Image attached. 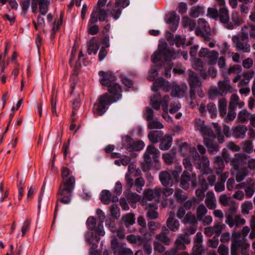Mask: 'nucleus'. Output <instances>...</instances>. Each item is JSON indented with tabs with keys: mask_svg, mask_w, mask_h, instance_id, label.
Listing matches in <instances>:
<instances>
[{
	"mask_svg": "<svg viewBox=\"0 0 255 255\" xmlns=\"http://www.w3.org/2000/svg\"><path fill=\"white\" fill-rule=\"evenodd\" d=\"M100 45L99 43L95 42V37H93L89 41L88 46V53L91 55L92 52L96 54L98 49H99Z\"/></svg>",
	"mask_w": 255,
	"mask_h": 255,
	"instance_id": "33",
	"label": "nucleus"
},
{
	"mask_svg": "<svg viewBox=\"0 0 255 255\" xmlns=\"http://www.w3.org/2000/svg\"><path fill=\"white\" fill-rule=\"evenodd\" d=\"M207 209L203 204L199 205L196 211L197 220L198 221H201L204 216L207 214Z\"/></svg>",
	"mask_w": 255,
	"mask_h": 255,
	"instance_id": "38",
	"label": "nucleus"
},
{
	"mask_svg": "<svg viewBox=\"0 0 255 255\" xmlns=\"http://www.w3.org/2000/svg\"><path fill=\"white\" fill-rule=\"evenodd\" d=\"M164 133L160 130H153L150 131L148 134L149 140L153 143L155 144L159 142L163 136Z\"/></svg>",
	"mask_w": 255,
	"mask_h": 255,
	"instance_id": "25",
	"label": "nucleus"
},
{
	"mask_svg": "<svg viewBox=\"0 0 255 255\" xmlns=\"http://www.w3.org/2000/svg\"><path fill=\"white\" fill-rule=\"evenodd\" d=\"M159 142V148L160 150H167L172 145V137L170 135L164 134Z\"/></svg>",
	"mask_w": 255,
	"mask_h": 255,
	"instance_id": "20",
	"label": "nucleus"
},
{
	"mask_svg": "<svg viewBox=\"0 0 255 255\" xmlns=\"http://www.w3.org/2000/svg\"><path fill=\"white\" fill-rule=\"evenodd\" d=\"M197 220V217L194 215L191 212H188L184 217V223L190 224H196Z\"/></svg>",
	"mask_w": 255,
	"mask_h": 255,
	"instance_id": "45",
	"label": "nucleus"
},
{
	"mask_svg": "<svg viewBox=\"0 0 255 255\" xmlns=\"http://www.w3.org/2000/svg\"><path fill=\"white\" fill-rule=\"evenodd\" d=\"M218 52L215 50L210 51L206 58L209 60L208 64L212 65L216 63L218 56Z\"/></svg>",
	"mask_w": 255,
	"mask_h": 255,
	"instance_id": "39",
	"label": "nucleus"
},
{
	"mask_svg": "<svg viewBox=\"0 0 255 255\" xmlns=\"http://www.w3.org/2000/svg\"><path fill=\"white\" fill-rule=\"evenodd\" d=\"M159 151L155 148L153 144L149 145L146 148V151L143 155L144 161L146 165H144L142 167L143 171L149 169L152 165V160L154 162L158 161L159 156Z\"/></svg>",
	"mask_w": 255,
	"mask_h": 255,
	"instance_id": "4",
	"label": "nucleus"
},
{
	"mask_svg": "<svg viewBox=\"0 0 255 255\" xmlns=\"http://www.w3.org/2000/svg\"><path fill=\"white\" fill-rule=\"evenodd\" d=\"M226 226L225 224H221L219 222L216 223L213 227L214 233L216 235L220 236V234L222 232L224 228Z\"/></svg>",
	"mask_w": 255,
	"mask_h": 255,
	"instance_id": "58",
	"label": "nucleus"
},
{
	"mask_svg": "<svg viewBox=\"0 0 255 255\" xmlns=\"http://www.w3.org/2000/svg\"><path fill=\"white\" fill-rule=\"evenodd\" d=\"M108 11L109 10L103 8L95 9L91 13L88 24H94L98 20L101 22L106 21L109 14Z\"/></svg>",
	"mask_w": 255,
	"mask_h": 255,
	"instance_id": "9",
	"label": "nucleus"
},
{
	"mask_svg": "<svg viewBox=\"0 0 255 255\" xmlns=\"http://www.w3.org/2000/svg\"><path fill=\"white\" fill-rule=\"evenodd\" d=\"M31 220L30 219H26L23 223L21 227L22 237H23L26 233L29 230Z\"/></svg>",
	"mask_w": 255,
	"mask_h": 255,
	"instance_id": "55",
	"label": "nucleus"
},
{
	"mask_svg": "<svg viewBox=\"0 0 255 255\" xmlns=\"http://www.w3.org/2000/svg\"><path fill=\"white\" fill-rule=\"evenodd\" d=\"M166 225L169 230L176 232L179 228L180 224L177 220L170 215L166 221Z\"/></svg>",
	"mask_w": 255,
	"mask_h": 255,
	"instance_id": "28",
	"label": "nucleus"
},
{
	"mask_svg": "<svg viewBox=\"0 0 255 255\" xmlns=\"http://www.w3.org/2000/svg\"><path fill=\"white\" fill-rule=\"evenodd\" d=\"M243 150L247 153H251L253 150V146L251 140H246L243 145Z\"/></svg>",
	"mask_w": 255,
	"mask_h": 255,
	"instance_id": "53",
	"label": "nucleus"
},
{
	"mask_svg": "<svg viewBox=\"0 0 255 255\" xmlns=\"http://www.w3.org/2000/svg\"><path fill=\"white\" fill-rule=\"evenodd\" d=\"M127 199L132 203H135L140 200V197L136 193L131 192L128 194Z\"/></svg>",
	"mask_w": 255,
	"mask_h": 255,
	"instance_id": "60",
	"label": "nucleus"
},
{
	"mask_svg": "<svg viewBox=\"0 0 255 255\" xmlns=\"http://www.w3.org/2000/svg\"><path fill=\"white\" fill-rule=\"evenodd\" d=\"M164 245L158 241H154L153 242V248L155 252L158 253H163L165 250Z\"/></svg>",
	"mask_w": 255,
	"mask_h": 255,
	"instance_id": "51",
	"label": "nucleus"
},
{
	"mask_svg": "<svg viewBox=\"0 0 255 255\" xmlns=\"http://www.w3.org/2000/svg\"><path fill=\"white\" fill-rule=\"evenodd\" d=\"M193 149L195 151L193 153L192 158L195 167L199 169H201L203 174H210L211 170L209 168L210 162L208 158L204 155L200 156L196 150V149L194 147Z\"/></svg>",
	"mask_w": 255,
	"mask_h": 255,
	"instance_id": "6",
	"label": "nucleus"
},
{
	"mask_svg": "<svg viewBox=\"0 0 255 255\" xmlns=\"http://www.w3.org/2000/svg\"><path fill=\"white\" fill-rule=\"evenodd\" d=\"M251 116L247 110H242L239 112L238 118L241 123H244L248 121Z\"/></svg>",
	"mask_w": 255,
	"mask_h": 255,
	"instance_id": "41",
	"label": "nucleus"
},
{
	"mask_svg": "<svg viewBox=\"0 0 255 255\" xmlns=\"http://www.w3.org/2000/svg\"><path fill=\"white\" fill-rule=\"evenodd\" d=\"M70 170L67 167L62 168L61 176L63 181L60 185L57 193V202L54 210L53 222H54L57 215L58 208V202L59 201L64 204H68L71 202L72 193L75 188V179L73 176H70Z\"/></svg>",
	"mask_w": 255,
	"mask_h": 255,
	"instance_id": "1",
	"label": "nucleus"
},
{
	"mask_svg": "<svg viewBox=\"0 0 255 255\" xmlns=\"http://www.w3.org/2000/svg\"><path fill=\"white\" fill-rule=\"evenodd\" d=\"M207 110L211 115V118H215L217 116V108L213 103H210L207 106Z\"/></svg>",
	"mask_w": 255,
	"mask_h": 255,
	"instance_id": "50",
	"label": "nucleus"
},
{
	"mask_svg": "<svg viewBox=\"0 0 255 255\" xmlns=\"http://www.w3.org/2000/svg\"><path fill=\"white\" fill-rule=\"evenodd\" d=\"M159 178L161 184L167 187L174 183L171 174L167 171H162L159 173Z\"/></svg>",
	"mask_w": 255,
	"mask_h": 255,
	"instance_id": "18",
	"label": "nucleus"
},
{
	"mask_svg": "<svg viewBox=\"0 0 255 255\" xmlns=\"http://www.w3.org/2000/svg\"><path fill=\"white\" fill-rule=\"evenodd\" d=\"M148 122L147 127L149 129H161L163 128V125L159 122L153 120Z\"/></svg>",
	"mask_w": 255,
	"mask_h": 255,
	"instance_id": "52",
	"label": "nucleus"
},
{
	"mask_svg": "<svg viewBox=\"0 0 255 255\" xmlns=\"http://www.w3.org/2000/svg\"><path fill=\"white\" fill-rule=\"evenodd\" d=\"M218 88L221 91L223 95L226 94L227 93H231L232 92V88L231 86L226 82L220 81L218 82Z\"/></svg>",
	"mask_w": 255,
	"mask_h": 255,
	"instance_id": "34",
	"label": "nucleus"
},
{
	"mask_svg": "<svg viewBox=\"0 0 255 255\" xmlns=\"http://www.w3.org/2000/svg\"><path fill=\"white\" fill-rule=\"evenodd\" d=\"M198 25L195 30V33L197 36L203 38L205 41H209L210 37V29L207 22L203 18H199L198 20Z\"/></svg>",
	"mask_w": 255,
	"mask_h": 255,
	"instance_id": "7",
	"label": "nucleus"
},
{
	"mask_svg": "<svg viewBox=\"0 0 255 255\" xmlns=\"http://www.w3.org/2000/svg\"><path fill=\"white\" fill-rule=\"evenodd\" d=\"M188 83L190 87L197 88L201 84L197 74L192 71H190L188 77Z\"/></svg>",
	"mask_w": 255,
	"mask_h": 255,
	"instance_id": "27",
	"label": "nucleus"
},
{
	"mask_svg": "<svg viewBox=\"0 0 255 255\" xmlns=\"http://www.w3.org/2000/svg\"><path fill=\"white\" fill-rule=\"evenodd\" d=\"M214 163L216 168L219 170H222L225 167V164L223 159L220 156H216L214 159Z\"/></svg>",
	"mask_w": 255,
	"mask_h": 255,
	"instance_id": "56",
	"label": "nucleus"
},
{
	"mask_svg": "<svg viewBox=\"0 0 255 255\" xmlns=\"http://www.w3.org/2000/svg\"><path fill=\"white\" fill-rule=\"evenodd\" d=\"M204 13L203 7L200 6H196L192 7L191 9L190 15L192 17H198L200 14Z\"/></svg>",
	"mask_w": 255,
	"mask_h": 255,
	"instance_id": "42",
	"label": "nucleus"
},
{
	"mask_svg": "<svg viewBox=\"0 0 255 255\" xmlns=\"http://www.w3.org/2000/svg\"><path fill=\"white\" fill-rule=\"evenodd\" d=\"M184 25L185 27H189L190 30L195 28L196 24L195 21L188 17H184L183 19Z\"/></svg>",
	"mask_w": 255,
	"mask_h": 255,
	"instance_id": "47",
	"label": "nucleus"
},
{
	"mask_svg": "<svg viewBox=\"0 0 255 255\" xmlns=\"http://www.w3.org/2000/svg\"><path fill=\"white\" fill-rule=\"evenodd\" d=\"M123 3L120 2L119 0L115 1V5L110 11V15L114 19L117 20L120 17L123 9L125 8L123 7Z\"/></svg>",
	"mask_w": 255,
	"mask_h": 255,
	"instance_id": "19",
	"label": "nucleus"
},
{
	"mask_svg": "<svg viewBox=\"0 0 255 255\" xmlns=\"http://www.w3.org/2000/svg\"><path fill=\"white\" fill-rule=\"evenodd\" d=\"M159 87H163V90L165 92H168L170 90V85L169 83L162 78L154 82L151 89L153 91L157 93Z\"/></svg>",
	"mask_w": 255,
	"mask_h": 255,
	"instance_id": "21",
	"label": "nucleus"
},
{
	"mask_svg": "<svg viewBox=\"0 0 255 255\" xmlns=\"http://www.w3.org/2000/svg\"><path fill=\"white\" fill-rule=\"evenodd\" d=\"M148 227L150 231V235L152 236V234H154V232L159 229V224L155 222L150 221L148 223Z\"/></svg>",
	"mask_w": 255,
	"mask_h": 255,
	"instance_id": "59",
	"label": "nucleus"
},
{
	"mask_svg": "<svg viewBox=\"0 0 255 255\" xmlns=\"http://www.w3.org/2000/svg\"><path fill=\"white\" fill-rule=\"evenodd\" d=\"M49 0H31V8L32 12L36 13L39 6V11L41 15H45L49 10Z\"/></svg>",
	"mask_w": 255,
	"mask_h": 255,
	"instance_id": "8",
	"label": "nucleus"
},
{
	"mask_svg": "<svg viewBox=\"0 0 255 255\" xmlns=\"http://www.w3.org/2000/svg\"><path fill=\"white\" fill-rule=\"evenodd\" d=\"M169 233V230L166 227H162L161 232L155 236V241L162 243L165 246H169L171 242L170 238L168 237Z\"/></svg>",
	"mask_w": 255,
	"mask_h": 255,
	"instance_id": "13",
	"label": "nucleus"
},
{
	"mask_svg": "<svg viewBox=\"0 0 255 255\" xmlns=\"http://www.w3.org/2000/svg\"><path fill=\"white\" fill-rule=\"evenodd\" d=\"M187 86L181 87L178 85H173L171 89V95L173 97L182 98L184 96L185 91L187 90Z\"/></svg>",
	"mask_w": 255,
	"mask_h": 255,
	"instance_id": "26",
	"label": "nucleus"
},
{
	"mask_svg": "<svg viewBox=\"0 0 255 255\" xmlns=\"http://www.w3.org/2000/svg\"><path fill=\"white\" fill-rule=\"evenodd\" d=\"M122 221L127 228H129L135 223L134 215L132 213L126 214L123 217Z\"/></svg>",
	"mask_w": 255,
	"mask_h": 255,
	"instance_id": "31",
	"label": "nucleus"
},
{
	"mask_svg": "<svg viewBox=\"0 0 255 255\" xmlns=\"http://www.w3.org/2000/svg\"><path fill=\"white\" fill-rule=\"evenodd\" d=\"M204 253L202 246L194 245L193 248V255H202Z\"/></svg>",
	"mask_w": 255,
	"mask_h": 255,
	"instance_id": "62",
	"label": "nucleus"
},
{
	"mask_svg": "<svg viewBox=\"0 0 255 255\" xmlns=\"http://www.w3.org/2000/svg\"><path fill=\"white\" fill-rule=\"evenodd\" d=\"M174 196L179 202H183L187 199V196L182 190L177 189L174 193Z\"/></svg>",
	"mask_w": 255,
	"mask_h": 255,
	"instance_id": "44",
	"label": "nucleus"
},
{
	"mask_svg": "<svg viewBox=\"0 0 255 255\" xmlns=\"http://www.w3.org/2000/svg\"><path fill=\"white\" fill-rule=\"evenodd\" d=\"M218 17L222 23L227 24L226 26L227 28L232 29L234 28V25L232 23H229V14L226 7L223 6L220 8Z\"/></svg>",
	"mask_w": 255,
	"mask_h": 255,
	"instance_id": "14",
	"label": "nucleus"
},
{
	"mask_svg": "<svg viewBox=\"0 0 255 255\" xmlns=\"http://www.w3.org/2000/svg\"><path fill=\"white\" fill-rule=\"evenodd\" d=\"M249 35L246 29H242L240 35L234 36L232 40L236 44L237 49L244 52L250 51V45L248 43Z\"/></svg>",
	"mask_w": 255,
	"mask_h": 255,
	"instance_id": "5",
	"label": "nucleus"
},
{
	"mask_svg": "<svg viewBox=\"0 0 255 255\" xmlns=\"http://www.w3.org/2000/svg\"><path fill=\"white\" fill-rule=\"evenodd\" d=\"M249 157L246 154H236L235 157L231 161V165L235 170H238L241 166L246 164Z\"/></svg>",
	"mask_w": 255,
	"mask_h": 255,
	"instance_id": "12",
	"label": "nucleus"
},
{
	"mask_svg": "<svg viewBox=\"0 0 255 255\" xmlns=\"http://www.w3.org/2000/svg\"><path fill=\"white\" fill-rule=\"evenodd\" d=\"M161 193L160 188H155L154 189H148L145 190L143 193V198L142 202H143L145 199L151 201L153 199H159Z\"/></svg>",
	"mask_w": 255,
	"mask_h": 255,
	"instance_id": "16",
	"label": "nucleus"
},
{
	"mask_svg": "<svg viewBox=\"0 0 255 255\" xmlns=\"http://www.w3.org/2000/svg\"><path fill=\"white\" fill-rule=\"evenodd\" d=\"M253 208V203L251 201H245L242 205V212L244 214H248L249 211Z\"/></svg>",
	"mask_w": 255,
	"mask_h": 255,
	"instance_id": "48",
	"label": "nucleus"
},
{
	"mask_svg": "<svg viewBox=\"0 0 255 255\" xmlns=\"http://www.w3.org/2000/svg\"><path fill=\"white\" fill-rule=\"evenodd\" d=\"M86 223L88 229L91 231H94L96 227V219L93 217H90L87 219Z\"/></svg>",
	"mask_w": 255,
	"mask_h": 255,
	"instance_id": "54",
	"label": "nucleus"
},
{
	"mask_svg": "<svg viewBox=\"0 0 255 255\" xmlns=\"http://www.w3.org/2000/svg\"><path fill=\"white\" fill-rule=\"evenodd\" d=\"M205 202L209 209H214L216 208V200L213 193L208 192Z\"/></svg>",
	"mask_w": 255,
	"mask_h": 255,
	"instance_id": "30",
	"label": "nucleus"
},
{
	"mask_svg": "<svg viewBox=\"0 0 255 255\" xmlns=\"http://www.w3.org/2000/svg\"><path fill=\"white\" fill-rule=\"evenodd\" d=\"M179 151L183 156H185L189 151L190 147L187 142H182L179 147Z\"/></svg>",
	"mask_w": 255,
	"mask_h": 255,
	"instance_id": "57",
	"label": "nucleus"
},
{
	"mask_svg": "<svg viewBox=\"0 0 255 255\" xmlns=\"http://www.w3.org/2000/svg\"><path fill=\"white\" fill-rule=\"evenodd\" d=\"M161 96L159 93H155L153 97L151 98V105L155 110L159 109L161 105Z\"/></svg>",
	"mask_w": 255,
	"mask_h": 255,
	"instance_id": "29",
	"label": "nucleus"
},
{
	"mask_svg": "<svg viewBox=\"0 0 255 255\" xmlns=\"http://www.w3.org/2000/svg\"><path fill=\"white\" fill-rule=\"evenodd\" d=\"M191 180V174L187 170H184L181 176L180 187L184 189H187L190 185Z\"/></svg>",
	"mask_w": 255,
	"mask_h": 255,
	"instance_id": "24",
	"label": "nucleus"
},
{
	"mask_svg": "<svg viewBox=\"0 0 255 255\" xmlns=\"http://www.w3.org/2000/svg\"><path fill=\"white\" fill-rule=\"evenodd\" d=\"M111 214L112 217L118 219L120 216V209L116 204H113L110 207Z\"/></svg>",
	"mask_w": 255,
	"mask_h": 255,
	"instance_id": "49",
	"label": "nucleus"
},
{
	"mask_svg": "<svg viewBox=\"0 0 255 255\" xmlns=\"http://www.w3.org/2000/svg\"><path fill=\"white\" fill-rule=\"evenodd\" d=\"M242 29H246L248 34L250 33L251 38L255 39V25H251L250 26H245Z\"/></svg>",
	"mask_w": 255,
	"mask_h": 255,
	"instance_id": "61",
	"label": "nucleus"
},
{
	"mask_svg": "<svg viewBox=\"0 0 255 255\" xmlns=\"http://www.w3.org/2000/svg\"><path fill=\"white\" fill-rule=\"evenodd\" d=\"M245 220L241 218V215H237L233 218L232 214H228L226 216L225 223L229 225L230 227L234 226H238L239 225H243L245 224Z\"/></svg>",
	"mask_w": 255,
	"mask_h": 255,
	"instance_id": "15",
	"label": "nucleus"
},
{
	"mask_svg": "<svg viewBox=\"0 0 255 255\" xmlns=\"http://www.w3.org/2000/svg\"><path fill=\"white\" fill-rule=\"evenodd\" d=\"M218 252L220 255H228L229 249L225 245L221 244L218 249Z\"/></svg>",
	"mask_w": 255,
	"mask_h": 255,
	"instance_id": "63",
	"label": "nucleus"
},
{
	"mask_svg": "<svg viewBox=\"0 0 255 255\" xmlns=\"http://www.w3.org/2000/svg\"><path fill=\"white\" fill-rule=\"evenodd\" d=\"M142 253H144V255H150L152 253V246L151 244L148 241H142L141 246Z\"/></svg>",
	"mask_w": 255,
	"mask_h": 255,
	"instance_id": "43",
	"label": "nucleus"
},
{
	"mask_svg": "<svg viewBox=\"0 0 255 255\" xmlns=\"http://www.w3.org/2000/svg\"><path fill=\"white\" fill-rule=\"evenodd\" d=\"M202 134L203 135L204 140L206 138L215 139L216 138V135L213 130L208 126H206V127L204 128V129L202 132Z\"/></svg>",
	"mask_w": 255,
	"mask_h": 255,
	"instance_id": "36",
	"label": "nucleus"
},
{
	"mask_svg": "<svg viewBox=\"0 0 255 255\" xmlns=\"http://www.w3.org/2000/svg\"><path fill=\"white\" fill-rule=\"evenodd\" d=\"M127 240L129 243L134 244L137 246H141L143 241V239L140 236H135L134 235H130L127 237Z\"/></svg>",
	"mask_w": 255,
	"mask_h": 255,
	"instance_id": "32",
	"label": "nucleus"
},
{
	"mask_svg": "<svg viewBox=\"0 0 255 255\" xmlns=\"http://www.w3.org/2000/svg\"><path fill=\"white\" fill-rule=\"evenodd\" d=\"M108 87V91L112 95L106 93L100 96L94 105V113L98 116H101L108 110L109 106L117 102L122 97V89L120 84L113 83Z\"/></svg>",
	"mask_w": 255,
	"mask_h": 255,
	"instance_id": "2",
	"label": "nucleus"
},
{
	"mask_svg": "<svg viewBox=\"0 0 255 255\" xmlns=\"http://www.w3.org/2000/svg\"><path fill=\"white\" fill-rule=\"evenodd\" d=\"M99 75L101 77L100 80V83L103 86L106 87L115 83L117 79L116 76L111 71H100L99 72Z\"/></svg>",
	"mask_w": 255,
	"mask_h": 255,
	"instance_id": "11",
	"label": "nucleus"
},
{
	"mask_svg": "<svg viewBox=\"0 0 255 255\" xmlns=\"http://www.w3.org/2000/svg\"><path fill=\"white\" fill-rule=\"evenodd\" d=\"M86 239L87 242L90 244H92L93 246L97 247V245L94 243L93 242L95 240L98 243L100 240V238L96 234L94 235L93 232H88L86 235Z\"/></svg>",
	"mask_w": 255,
	"mask_h": 255,
	"instance_id": "40",
	"label": "nucleus"
},
{
	"mask_svg": "<svg viewBox=\"0 0 255 255\" xmlns=\"http://www.w3.org/2000/svg\"><path fill=\"white\" fill-rule=\"evenodd\" d=\"M248 175V172L246 168H243L238 170L236 175V180L238 182L243 181L246 176Z\"/></svg>",
	"mask_w": 255,
	"mask_h": 255,
	"instance_id": "46",
	"label": "nucleus"
},
{
	"mask_svg": "<svg viewBox=\"0 0 255 255\" xmlns=\"http://www.w3.org/2000/svg\"><path fill=\"white\" fill-rule=\"evenodd\" d=\"M176 152L173 151V149L169 152L163 153L162 158L164 162L167 165H170L173 162Z\"/></svg>",
	"mask_w": 255,
	"mask_h": 255,
	"instance_id": "35",
	"label": "nucleus"
},
{
	"mask_svg": "<svg viewBox=\"0 0 255 255\" xmlns=\"http://www.w3.org/2000/svg\"><path fill=\"white\" fill-rule=\"evenodd\" d=\"M248 130L247 127L245 125H238L233 129L232 135L236 138H244Z\"/></svg>",
	"mask_w": 255,
	"mask_h": 255,
	"instance_id": "23",
	"label": "nucleus"
},
{
	"mask_svg": "<svg viewBox=\"0 0 255 255\" xmlns=\"http://www.w3.org/2000/svg\"><path fill=\"white\" fill-rule=\"evenodd\" d=\"M112 198V194L107 190H103L101 193L100 200L105 204H109Z\"/></svg>",
	"mask_w": 255,
	"mask_h": 255,
	"instance_id": "37",
	"label": "nucleus"
},
{
	"mask_svg": "<svg viewBox=\"0 0 255 255\" xmlns=\"http://www.w3.org/2000/svg\"><path fill=\"white\" fill-rule=\"evenodd\" d=\"M118 255H133V252L129 249L120 248L119 249Z\"/></svg>",
	"mask_w": 255,
	"mask_h": 255,
	"instance_id": "64",
	"label": "nucleus"
},
{
	"mask_svg": "<svg viewBox=\"0 0 255 255\" xmlns=\"http://www.w3.org/2000/svg\"><path fill=\"white\" fill-rule=\"evenodd\" d=\"M204 143L207 147L209 153L216 154L219 150L218 144L215 142V139L206 138L204 140Z\"/></svg>",
	"mask_w": 255,
	"mask_h": 255,
	"instance_id": "22",
	"label": "nucleus"
},
{
	"mask_svg": "<svg viewBox=\"0 0 255 255\" xmlns=\"http://www.w3.org/2000/svg\"><path fill=\"white\" fill-rule=\"evenodd\" d=\"M125 146L127 150L129 152L133 151H138L142 149L144 146V142L141 140L133 141L132 138L128 135L125 137Z\"/></svg>",
	"mask_w": 255,
	"mask_h": 255,
	"instance_id": "10",
	"label": "nucleus"
},
{
	"mask_svg": "<svg viewBox=\"0 0 255 255\" xmlns=\"http://www.w3.org/2000/svg\"><path fill=\"white\" fill-rule=\"evenodd\" d=\"M177 56L178 54L173 50L169 49L167 43L164 42L158 45V49L151 56V60L154 64L162 61V59L168 62V66L165 67L164 73V76L168 78L171 76V70L174 66L171 61L177 58Z\"/></svg>",
	"mask_w": 255,
	"mask_h": 255,
	"instance_id": "3",
	"label": "nucleus"
},
{
	"mask_svg": "<svg viewBox=\"0 0 255 255\" xmlns=\"http://www.w3.org/2000/svg\"><path fill=\"white\" fill-rule=\"evenodd\" d=\"M233 243L239 249L242 255H249L248 249L249 248L250 245L247 243L246 238H242L239 241H234Z\"/></svg>",
	"mask_w": 255,
	"mask_h": 255,
	"instance_id": "17",
	"label": "nucleus"
}]
</instances>
